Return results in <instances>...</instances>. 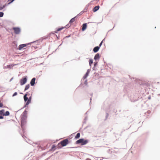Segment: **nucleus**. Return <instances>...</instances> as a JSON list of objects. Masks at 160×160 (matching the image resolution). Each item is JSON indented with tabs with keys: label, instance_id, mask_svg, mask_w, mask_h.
Returning <instances> with one entry per match:
<instances>
[{
	"label": "nucleus",
	"instance_id": "1",
	"mask_svg": "<svg viewBox=\"0 0 160 160\" xmlns=\"http://www.w3.org/2000/svg\"><path fill=\"white\" fill-rule=\"evenodd\" d=\"M26 114L25 112L23 113V114L22 116L21 119V124L22 127H24V125L26 123V120L27 118Z\"/></svg>",
	"mask_w": 160,
	"mask_h": 160
},
{
	"label": "nucleus",
	"instance_id": "2",
	"mask_svg": "<svg viewBox=\"0 0 160 160\" xmlns=\"http://www.w3.org/2000/svg\"><path fill=\"white\" fill-rule=\"evenodd\" d=\"M88 142V140L82 138L77 140L76 142V143L77 144L81 143L82 145H84L87 143Z\"/></svg>",
	"mask_w": 160,
	"mask_h": 160
},
{
	"label": "nucleus",
	"instance_id": "3",
	"mask_svg": "<svg viewBox=\"0 0 160 160\" xmlns=\"http://www.w3.org/2000/svg\"><path fill=\"white\" fill-rule=\"evenodd\" d=\"M69 143V141L67 139H66L58 143L61 144L62 147H64L66 146Z\"/></svg>",
	"mask_w": 160,
	"mask_h": 160
},
{
	"label": "nucleus",
	"instance_id": "4",
	"mask_svg": "<svg viewBox=\"0 0 160 160\" xmlns=\"http://www.w3.org/2000/svg\"><path fill=\"white\" fill-rule=\"evenodd\" d=\"M27 76L25 77L24 78H22L20 81V83L21 85L24 84L27 81Z\"/></svg>",
	"mask_w": 160,
	"mask_h": 160
},
{
	"label": "nucleus",
	"instance_id": "5",
	"mask_svg": "<svg viewBox=\"0 0 160 160\" xmlns=\"http://www.w3.org/2000/svg\"><path fill=\"white\" fill-rule=\"evenodd\" d=\"M13 29L14 30L15 33L16 34H19L20 32V29L19 28H13Z\"/></svg>",
	"mask_w": 160,
	"mask_h": 160
},
{
	"label": "nucleus",
	"instance_id": "6",
	"mask_svg": "<svg viewBox=\"0 0 160 160\" xmlns=\"http://www.w3.org/2000/svg\"><path fill=\"white\" fill-rule=\"evenodd\" d=\"M29 44V43L21 44L19 46L18 49L19 50H21L22 48L26 47Z\"/></svg>",
	"mask_w": 160,
	"mask_h": 160
},
{
	"label": "nucleus",
	"instance_id": "7",
	"mask_svg": "<svg viewBox=\"0 0 160 160\" xmlns=\"http://www.w3.org/2000/svg\"><path fill=\"white\" fill-rule=\"evenodd\" d=\"M36 80L35 78H33L31 80L30 82V84L31 86H33L35 83V81Z\"/></svg>",
	"mask_w": 160,
	"mask_h": 160
},
{
	"label": "nucleus",
	"instance_id": "8",
	"mask_svg": "<svg viewBox=\"0 0 160 160\" xmlns=\"http://www.w3.org/2000/svg\"><path fill=\"white\" fill-rule=\"evenodd\" d=\"M100 55H99V54L98 53L96 54V55H95V57H94V59H95V60H98L99 58H100Z\"/></svg>",
	"mask_w": 160,
	"mask_h": 160
},
{
	"label": "nucleus",
	"instance_id": "9",
	"mask_svg": "<svg viewBox=\"0 0 160 160\" xmlns=\"http://www.w3.org/2000/svg\"><path fill=\"white\" fill-rule=\"evenodd\" d=\"M100 48L99 46H97L95 47L93 49V51L94 52H96L99 50Z\"/></svg>",
	"mask_w": 160,
	"mask_h": 160
},
{
	"label": "nucleus",
	"instance_id": "10",
	"mask_svg": "<svg viewBox=\"0 0 160 160\" xmlns=\"http://www.w3.org/2000/svg\"><path fill=\"white\" fill-rule=\"evenodd\" d=\"M87 25L86 23H84L82 25V31H84L87 28Z\"/></svg>",
	"mask_w": 160,
	"mask_h": 160
},
{
	"label": "nucleus",
	"instance_id": "11",
	"mask_svg": "<svg viewBox=\"0 0 160 160\" xmlns=\"http://www.w3.org/2000/svg\"><path fill=\"white\" fill-rule=\"evenodd\" d=\"M100 7L99 6H95L93 9V12H95L98 10Z\"/></svg>",
	"mask_w": 160,
	"mask_h": 160
},
{
	"label": "nucleus",
	"instance_id": "12",
	"mask_svg": "<svg viewBox=\"0 0 160 160\" xmlns=\"http://www.w3.org/2000/svg\"><path fill=\"white\" fill-rule=\"evenodd\" d=\"M76 16L74 17L73 18H72L71 20L69 21V23L70 24H72L73 22L75 21V18H76Z\"/></svg>",
	"mask_w": 160,
	"mask_h": 160
},
{
	"label": "nucleus",
	"instance_id": "13",
	"mask_svg": "<svg viewBox=\"0 0 160 160\" xmlns=\"http://www.w3.org/2000/svg\"><path fill=\"white\" fill-rule=\"evenodd\" d=\"M31 97H30L28 99V100L27 102H26V105H28L31 102Z\"/></svg>",
	"mask_w": 160,
	"mask_h": 160
},
{
	"label": "nucleus",
	"instance_id": "14",
	"mask_svg": "<svg viewBox=\"0 0 160 160\" xmlns=\"http://www.w3.org/2000/svg\"><path fill=\"white\" fill-rule=\"evenodd\" d=\"M64 28V27H62L61 28H60L57 29L56 31H55V32L57 33L58 31H61Z\"/></svg>",
	"mask_w": 160,
	"mask_h": 160
},
{
	"label": "nucleus",
	"instance_id": "15",
	"mask_svg": "<svg viewBox=\"0 0 160 160\" xmlns=\"http://www.w3.org/2000/svg\"><path fill=\"white\" fill-rule=\"evenodd\" d=\"M27 94H25L24 96V99L25 102L26 101H28V98L27 97Z\"/></svg>",
	"mask_w": 160,
	"mask_h": 160
},
{
	"label": "nucleus",
	"instance_id": "16",
	"mask_svg": "<svg viewBox=\"0 0 160 160\" xmlns=\"http://www.w3.org/2000/svg\"><path fill=\"white\" fill-rule=\"evenodd\" d=\"M4 110H2L0 111V115H3V114H4Z\"/></svg>",
	"mask_w": 160,
	"mask_h": 160
},
{
	"label": "nucleus",
	"instance_id": "17",
	"mask_svg": "<svg viewBox=\"0 0 160 160\" xmlns=\"http://www.w3.org/2000/svg\"><path fill=\"white\" fill-rule=\"evenodd\" d=\"M80 134L79 133H78L75 136V138L76 139H78L80 138Z\"/></svg>",
	"mask_w": 160,
	"mask_h": 160
},
{
	"label": "nucleus",
	"instance_id": "18",
	"mask_svg": "<svg viewBox=\"0 0 160 160\" xmlns=\"http://www.w3.org/2000/svg\"><path fill=\"white\" fill-rule=\"evenodd\" d=\"M29 87L30 85L29 84L27 85L25 87V91L27 90L29 88Z\"/></svg>",
	"mask_w": 160,
	"mask_h": 160
},
{
	"label": "nucleus",
	"instance_id": "19",
	"mask_svg": "<svg viewBox=\"0 0 160 160\" xmlns=\"http://www.w3.org/2000/svg\"><path fill=\"white\" fill-rule=\"evenodd\" d=\"M9 115V112L8 111H7L5 112V113H4V114H3V116H8Z\"/></svg>",
	"mask_w": 160,
	"mask_h": 160
},
{
	"label": "nucleus",
	"instance_id": "20",
	"mask_svg": "<svg viewBox=\"0 0 160 160\" xmlns=\"http://www.w3.org/2000/svg\"><path fill=\"white\" fill-rule=\"evenodd\" d=\"M93 63V61L92 60L90 59L89 60V64L90 66H91V65Z\"/></svg>",
	"mask_w": 160,
	"mask_h": 160
},
{
	"label": "nucleus",
	"instance_id": "21",
	"mask_svg": "<svg viewBox=\"0 0 160 160\" xmlns=\"http://www.w3.org/2000/svg\"><path fill=\"white\" fill-rule=\"evenodd\" d=\"M4 13L2 12H0V17H2Z\"/></svg>",
	"mask_w": 160,
	"mask_h": 160
},
{
	"label": "nucleus",
	"instance_id": "22",
	"mask_svg": "<svg viewBox=\"0 0 160 160\" xmlns=\"http://www.w3.org/2000/svg\"><path fill=\"white\" fill-rule=\"evenodd\" d=\"M14 0H8V2L10 1V2H9L8 4H10L11 2H13Z\"/></svg>",
	"mask_w": 160,
	"mask_h": 160
},
{
	"label": "nucleus",
	"instance_id": "23",
	"mask_svg": "<svg viewBox=\"0 0 160 160\" xmlns=\"http://www.w3.org/2000/svg\"><path fill=\"white\" fill-rule=\"evenodd\" d=\"M5 7V5H3V7L0 6V10H1L3 8H4Z\"/></svg>",
	"mask_w": 160,
	"mask_h": 160
},
{
	"label": "nucleus",
	"instance_id": "24",
	"mask_svg": "<svg viewBox=\"0 0 160 160\" xmlns=\"http://www.w3.org/2000/svg\"><path fill=\"white\" fill-rule=\"evenodd\" d=\"M18 94L17 93V92H15L14 94L12 96L14 97L16 95H17Z\"/></svg>",
	"mask_w": 160,
	"mask_h": 160
},
{
	"label": "nucleus",
	"instance_id": "25",
	"mask_svg": "<svg viewBox=\"0 0 160 160\" xmlns=\"http://www.w3.org/2000/svg\"><path fill=\"white\" fill-rule=\"evenodd\" d=\"M3 106V104L2 103H0V107H2Z\"/></svg>",
	"mask_w": 160,
	"mask_h": 160
},
{
	"label": "nucleus",
	"instance_id": "26",
	"mask_svg": "<svg viewBox=\"0 0 160 160\" xmlns=\"http://www.w3.org/2000/svg\"><path fill=\"white\" fill-rule=\"evenodd\" d=\"M102 41L100 43V44H99V47H101V46L102 45Z\"/></svg>",
	"mask_w": 160,
	"mask_h": 160
},
{
	"label": "nucleus",
	"instance_id": "27",
	"mask_svg": "<svg viewBox=\"0 0 160 160\" xmlns=\"http://www.w3.org/2000/svg\"><path fill=\"white\" fill-rule=\"evenodd\" d=\"M88 75V72H87L86 73V74H85V76H86V77H87Z\"/></svg>",
	"mask_w": 160,
	"mask_h": 160
},
{
	"label": "nucleus",
	"instance_id": "28",
	"mask_svg": "<svg viewBox=\"0 0 160 160\" xmlns=\"http://www.w3.org/2000/svg\"><path fill=\"white\" fill-rule=\"evenodd\" d=\"M3 118V117L2 116H0V119H2Z\"/></svg>",
	"mask_w": 160,
	"mask_h": 160
},
{
	"label": "nucleus",
	"instance_id": "29",
	"mask_svg": "<svg viewBox=\"0 0 160 160\" xmlns=\"http://www.w3.org/2000/svg\"><path fill=\"white\" fill-rule=\"evenodd\" d=\"M55 146L54 145H53L52 147V149L54 148H55Z\"/></svg>",
	"mask_w": 160,
	"mask_h": 160
}]
</instances>
